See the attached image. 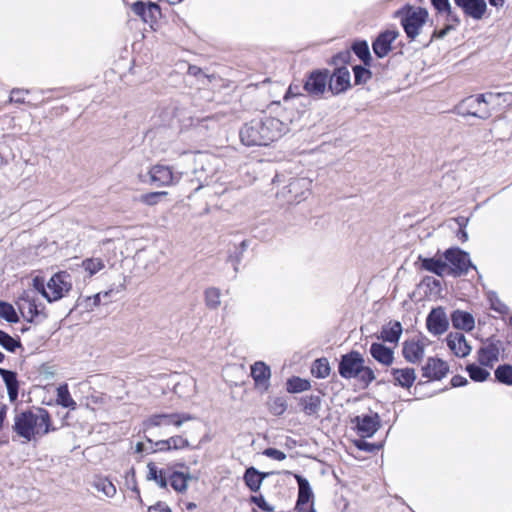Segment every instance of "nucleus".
<instances>
[{
    "label": "nucleus",
    "instance_id": "obj_1",
    "mask_svg": "<svg viewBox=\"0 0 512 512\" xmlns=\"http://www.w3.org/2000/svg\"><path fill=\"white\" fill-rule=\"evenodd\" d=\"M289 131V123L264 115L243 125L239 135L246 146H267Z\"/></svg>",
    "mask_w": 512,
    "mask_h": 512
},
{
    "label": "nucleus",
    "instance_id": "obj_2",
    "mask_svg": "<svg viewBox=\"0 0 512 512\" xmlns=\"http://www.w3.org/2000/svg\"><path fill=\"white\" fill-rule=\"evenodd\" d=\"M52 427L51 416L44 408L28 409L15 414L13 419L12 431L23 440L30 442L42 438L50 431Z\"/></svg>",
    "mask_w": 512,
    "mask_h": 512
},
{
    "label": "nucleus",
    "instance_id": "obj_3",
    "mask_svg": "<svg viewBox=\"0 0 512 512\" xmlns=\"http://www.w3.org/2000/svg\"><path fill=\"white\" fill-rule=\"evenodd\" d=\"M510 103L512 95L509 93H492L472 95L462 100L458 106V113L463 116H474L480 119H488L492 113L491 110L500 104V99Z\"/></svg>",
    "mask_w": 512,
    "mask_h": 512
},
{
    "label": "nucleus",
    "instance_id": "obj_4",
    "mask_svg": "<svg viewBox=\"0 0 512 512\" xmlns=\"http://www.w3.org/2000/svg\"><path fill=\"white\" fill-rule=\"evenodd\" d=\"M311 184L312 181L308 178H292L288 185L277 193V197L288 204L299 203L309 195Z\"/></svg>",
    "mask_w": 512,
    "mask_h": 512
},
{
    "label": "nucleus",
    "instance_id": "obj_5",
    "mask_svg": "<svg viewBox=\"0 0 512 512\" xmlns=\"http://www.w3.org/2000/svg\"><path fill=\"white\" fill-rule=\"evenodd\" d=\"M195 417L189 413H160L153 414L144 420L143 426L145 430L154 427L174 426L181 427L185 422L194 420Z\"/></svg>",
    "mask_w": 512,
    "mask_h": 512
},
{
    "label": "nucleus",
    "instance_id": "obj_6",
    "mask_svg": "<svg viewBox=\"0 0 512 512\" xmlns=\"http://www.w3.org/2000/svg\"><path fill=\"white\" fill-rule=\"evenodd\" d=\"M448 263L449 276L457 277L464 275L472 267L469 254L459 248H450L444 253Z\"/></svg>",
    "mask_w": 512,
    "mask_h": 512
},
{
    "label": "nucleus",
    "instance_id": "obj_7",
    "mask_svg": "<svg viewBox=\"0 0 512 512\" xmlns=\"http://www.w3.org/2000/svg\"><path fill=\"white\" fill-rule=\"evenodd\" d=\"M428 12L423 8H409L401 19L402 26L408 38L415 39L425 24Z\"/></svg>",
    "mask_w": 512,
    "mask_h": 512
},
{
    "label": "nucleus",
    "instance_id": "obj_8",
    "mask_svg": "<svg viewBox=\"0 0 512 512\" xmlns=\"http://www.w3.org/2000/svg\"><path fill=\"white\" fill-rule=\"evenodd\" d=\"M70 276L65 272L54 274L47 282L46 299L54 302L61 299L71 289Z\"/></svg>",
    "mask_w": 512,
    "mask_h": 512
},
{
    "label": "nucleus",
    "instance_id": "obj_9",
    "mask_svg": "<svg viewBox=\"0 0 512 512\" xmlns=\"http://www.w3.org/2000/svg\"><path fill=\"white\" fill-rule=\"evenodd\" d=\"M364 363L365 360L358 351H351L342 355L338 366V372L341 377L345 379L356 378Z\"/></svg>",
    "mask_w": 512,
    "mask_h": 512
},
{
    "label": "nucleus",
    "instance_id": "obj_10",
    "mask_svg": "<svg viewBox=\"0 0 512 512\" xmlns=\"http://www.w3.org/2000/svg\"><path fill=\"white\" fill-rule=\"evenodd\" d=\"M352 422L355 424L357 433L362 438L372 437L381 426V420L377 413L370 412L356 416Z\"/></svg>",
    "mask_w": 512,
    "mask_h": 512
},
{
    "label": "nucleus",
    "instance_id": "obj_11",
    "mask_svg": "<svg viewBox=\"0 0 512 512\" xmlns=\"http://www.w3.org/2000/svg\"><path fill=\"white\" fill-rule=\"evenodd\" d=\"M148 175L149 183L156 187L170 186L180 179V175L173 173L169 166L161 164L151 167Z\"/></svg>",
    "mask_w": 512,
    "mask_h": 512
},
{
    "label": "nucleus",
    "instance_id": "obj_12",
    "mask_svg": "<svg viewBox=\"0 0 512 512\" xmlns=\"http://www.w3.org/2000/svg\"><path fill=\"white\" fill-rule=\"evenodd\" d=\"M294 477L299 488L296 509L299 512H314L312 505H309L314 497L309 481L298 474H295Z\"/></svg>",
    "mask_w": 512,
    "mask_h": 512
},
{
    "label": "nucleus",
    "instance_id": "obj_13",
    "mask_svg": "<svg viewBox=\"0 0 512 512\" xmlns=\"http://www.w3.org/2000/svg\"><path fill=\"white\" fill-rule=\"evenodd\" d=\"M329 72L327 70L324 71H314L312 72L306 79L304 84L305 91L312 96L320 97L326 91L329 83Z\"/></svg>",
    "mask_w": 512,
    "mask_h": 512
},
{
    "label": "nucleus",
    "instance_id": "obj_14",
    "mask_svg": "<svg viewBox=\"0 0 512 512\" xmlns=\"http://www.w3.org/2000/svg\"><path fill=\"white\" fill-rule=\"evenodd\" d=\"M133 12L138 15L143 22L149 24L151 27L161 16V9L158 4L153 2L145 3L143 1H136L131 6Z\"/></svg>",
    "mask_w": 512,
    "mask_h": 512
},
{
    "label": "nucleus",
    "instance_id": "obj_15",
    "mask_svg": "<svg viewBox=\"0 0 512 512\" xmlns=\"http://www.w3.org/2000/svg\"><path fill=\"white\" fill-rule=\"evenodd\" d=\"M350 71L347 67H340L335 69L332 74H329L328 89L333 95H338L348 88H350Z\"/></svg>",
    "mask_w": 512,
    "mask_h": 512
},
{
    "label": "nucleus",
    "instance_id": "obj_16",
    "mask_svg": "<svg viewBox=\"0 0 512 512\" xmlns=\"http://www.w3.org/2000/svg\"><path fill=\"white\" fill-rule=\"evenodd\" d=\"M426 325L433 335H441L448 329L449 322L446 313L442 307L431 310L426 319Z\"/></svg>",
    "mask_w": 512,
    "mask_h": 512
},
{
    "label": "nucleus",
    "instance_id": "obj_17",
    "mask_svg": "<svg viewBox=\"0 0 512 512\" xmlns=\"http://www.w3.org/2000/svg\"><path fill=\"white\" fill-rule=\"evenodd\" d=\"M448 369L443 360L429 357L422 367V376L428 380H441L446 376Z\"/></svg>",
    "mask_w": 512,
    "mask_h": 512
},
{
    "label": "nucleus",
    "instance_id": "obj_18",
    "mask_svg": "<svg viewBox=\"0 0 512 512\" xmlns=\"http://www.w3.org/2000/svg\"><path fill=\"white\" fill-rule=\"evenodd\" d=\"M388 373L391 376L388 381L402 388H410L416 380V372L413 368H391Z\"/></svg>",
    "mask_w": 512,
    "mask_h": 512
},
{
    "label": "nucleus",
    "instance_id": "obj_19",
    "mask_svg": "<svg viewBox=\"0 0 512 512\" xmlns=\"http://www.w3.org/2000/svg\"><path fill=\"white\" fill-rule=\"evenodd\" d=\"M455 4L461 8L467 17L474 20H481L487 10L485 0H454Z\"/></svg>",
    "mask_w": 512,
    "mask_h": 512
},
{
    "label": "nucleus",
    "instance_id": "obj_20",
    "mask_svg": "<svg viewBox=\"0 0 512 512\" xmlns=\"http://www.w3.org/2000/svg\"><path fill=\"white\" fill-rule=\"evenodd\" d=\"M398 32L387 30L382 32L373 42L372 48L375 55L383 58L391 51V45L396 40Z\"/></svg>",
    "mask_w": 512,
    "mask_h": 512
},
{
    "label": "nucleus",
    "instance_id": "obj_21",
    "mask_svg": "<svg viewBox=\"0 0 512 512\" xmlns=\"http://www.w3.org/2000/svg\"><path fill=\"white\" fill-rule=\"evenodd\" d=\"M478 362L485 367H493L499 360L500 346L499 342H489L483 345L477 352Z\"/></svg>",
    "mask_w": 512,
    "mask_h": 512
},
{
    "label": "nucleus",
    "instance_id": "obj_22",
    "mask_svg": "<svg viewBox=\"0 0 512 512\" xmlns=\"http://www.w3.org/2000/svg\"><path fill=\"white\" fill-rule=\"evenodd\" d=\"M251 376L258 388L263 390L268 389L271 371L264 362L258 361L251 366Z\"/></svg>",
    "mask_w": 512,
    "mask_h": 512
},
{
    "label": "nucleus",
    "instance_id": "obj_23",
    "mask_svg": "<svg viewBox=\"0 0 512 512\" xmlns=\"http://www.w3.org/2000/svg\"><path fill=\"white\" fill-rule=\"evenodd\" d=\"M369 352L373 359L383 366H390L394 361L393 349L385 346L382 343H372Z\"/></svg>",
    "mask_w": 512,
    "mask_h": 512
},
{
    "label": "nucleus",
    "instance_id": "obj_24",
    "mask_svg": "<svg viewBox=\"0 0 512 512\" xmlns=\"http://www.w3.org/2000/svg\"><path fill=\"white\" fill-rule=\"evenodd\" d=\"M403 357L412 364L420 362L425 354V346L423 343L416 341H405L402 349Z\"/></svg>",
    "mask_w": 512,
    "mask_h": 512
},
{
    "label": "nucleus",
    "instance_id": "obj_25",
    "mask_svg": "<svg viewBox=\"0 0 512 512\" xmlns=\"http://www.w3.org/2000/svg\"><path fill=\"white\" fill-rule=\"evenodd\" d=\"M447 345L450 350L458 357H465L470 353L471 347L468 345L465 336L462 333H450L447 336Z\"/></svg>",
    "mask_w": 512,
    "mask_h": 512
},
{
    "label": "nucleus",
    "instance_id": "obj_26",
    "mask_svg": "<svg viewBox=\"0 0 512 512\" xmlns=\"http://www.w3.org/2000/svg\"><path fill=\"white\" fill-rule=\"evenodd\" d=\"M268 476L267 472H260L255 467H249L244 472L243 481L251 492L257 493Z\"/></svg>",
    "mask_w": 512,
    "mask_h": 512
},
{
    "label": "nucleus",
    "instance_id": "obj_27",
    "mask_svg": "<svg viewBox=\"0 0 512 512\" xmlns=\"http://www.w3.org/2000/svg\"><path fill=\"white\" fill-rule=\"evenodd\" d=\"M421 262V267L429 271L431 273H434L440 277L443 276H449V270H448V263L446 260H443L442 258H419Z\"/></svg>",
    "mask_w": 512,
    "mask_h": 512
},
{
    "label": "nucleus",
    "instance_id": "obj_28",
    "mask_svg": "<svg viewBox=\"0 0 512 512\" xmlns=\"http://www.w3.org/2000/svg\"><path fill=\"white\" fill-rule=\"evenodd\" d=\"M0 375L7 388L9 400L14 402L18 398L19 383L17 380V374L13 371L0 368Z\"/></svg>",
    "mask_w": 512,
    "mask_h": 512
},
{
    "label": "nucleus",
    "instance_id": "obj_29",
    "mask_svg": "<svg viewBox=\"0 0 512 512\" xmlns=\"http://www.w3.org/2000/svg\"><path fill=\"white\" fill-rule=\"evenodd\" d=\"M402 334V325L398 321L390 322L388 325L382 327L380 335L377 336L378 340L388 343H397Z\"/></svg>",
    "mask_w": 512,
    "mask_h": 512
},
{
    "label": "nucleus",
    "instance_id": "obj_30",
    "mask_svg": "<svg viewBox=\"0 0 512 512\" xmlns=\"http://www.w3.org/2000/svg\"><path fill=\"white\" fill-rule=\"evenodd\" d=\"M452 324L456 329L471 331L475 327V320L469 312L456 310L451 316Z\"/></svg>",
    "mask_w": 512,
    "mask_h": 512
},
{
    "label": "nucleus",
    "instance_id": "obj_31",
    "mask_svg": "<svg viewBox=\"0 0 512 512\" xmlns=\"http://www.w3.org/2000/svg\"><path fill=\"white\" fill-rule=\"evenodd\" d=\"M148 473L146 479L154 481L160 488L166 489L168 486V477L165 470L159 469L153 462L147 464Z\"/></svg>",
    "mask_w": 512,
    "mask_h": 512
},
{
    "label": "nucleus",
    "instance_id": "obj_32",
    "mask_svg": "<svg viewBox=\"0 0 512 512\" xmlns=\"http://www.w3.org/2000/svg\"><path fill=\"white\" fill-rule=\"evenodd\" d=\"M431 4L439 14L446 16L447 22L460 23V18L452 11L449 0H431Z\"/></svg>",
    "mask_w": 512,
    "mask_h": 512
},
{
    "label": "nucleus",
    "instance_id": "obj_33",
    "mask_svg": "<svg viewBox=\"0 0 512 512\" xmlns=\"http://www.w3.org/2000/svg\"><path fill=\"white\" fill-rule=\"evenodd\" d=\"M92 486L98 492L103 493L106 497L112 498L116 494L115 485L107 477L95 476L92 482Z\"/></svg>",
    "mask_w": 512,
    "mask_h": 512
},
{
    "label": "nucleus",
    "instance_id": "obj_34",
    "mask_svg": "<svg viewBox=\"0 0 512 512\" xmlns=\"http://www.w3.org/2000/svg\"><path fill=\"white\" fill-rule=\"evenodd\" d=\"M56 402L58 405H61L64 408H69L71 410L76 409V402L70 395L67 384L60 385L57 388V398Z\"/></svg>",
    "mask_w": 512,
    "mask_h": 512
},
{
    "label": "nucleus",
    "instance_id": "obj_35",
    "mask_svg": "<svg viewBox=\"0 0 512 512\" xmlns=\"http://www.w3.org/2000/svg\"><path fill=\"white\" fill-rule=\"evenodd\" d=\"M303 411L307 415L316 414L321 407V398L318 395H307L301 398Z\"/></svg>",
    "mask_w": 512,
    "mask_h": 512
},
{
    "label": "nucleus",
    "instance_id": "obj_36",
    "mask_svg": "<svg viewBox=\"0 0 512 512\" xmlns=\"http://www.w3.org/2000/svg\"><path fill=\"white\" fill-rule=\"evenodd\" d=\"M189 479V475H185L182 472L175 471L168 477V482H170L172 488L175 491L184 492L187 490Z\"/></svg>",
    "mask_w": 512,
    "mask_h": 512
},
{
    "label": "nucleus",
    "instance_id": "obj_37",
    "mask_svg": "<svg viewBox=\"0 0 512 512\" xmlns=\"http://www.w3.org/2000/svg\"><path fill=\"white\" fill-rule=\"evenodd\" d=\"M495 379L504 385L512 386V365H499L494 371Z\"/></svg>",
    "mask_w": 512,
    "mask_h": 512
},
{
    "label": "nucleus",
    "instance_id": "obj_38",
    "mask_svg": "<svg viewBox=\"0 0 512 512\" xmlns=\"http://www.w3.org/2000/svg\"><path fill=\"white\" fill-rule=\"evenodd\" d=\"M310 382L299 377H292L287 381V391L289 393H300L310 389Z\"/></svg>",
    "mask_w": 512,
    "mask_h": 512
},
{
    "label": "nucleus",
    "instance_id": "obj_39",
    "mask_svg": "<svg viewBox=\"0 0 512 512\" xmlns=\"http://www.w3.org/2000/svg\"><path fill=\"white\" fill-rule=\"evenodd\" d=\"M466 371L468 372L469 377L475 382H483L487 380L490 375L488 370L476 364L467 365Z\"/></svg>",
    "mask_w": 512,
    "mask_h": 512
},
{
    "label": "nucleus",
    "instance_id": "obj_40",
    "mask_svg": "<svg viewBox=\"0 0 512 512\" xmlns=\"http://www.w3.org/2000/svg\"><path fill=\"white\" fill-rule=\"evenodd\" d=\"M220 296H221V293L218 288L210 287V288L206 289V291H205L206 306L210 309H217L221 304Z\"/></svg>",
    "mask_w": 512,
    "mask_h": 512
},
{
    "label": "nucleus",
    "instance_id": "obj_41",
    "mask_svg": "<svg viewBox=\"0 0 512 512\" xmlns=\"http://www.w3.org/2000/svg\"><path fill=\"white\" fill-rule=\"evenodd\" d=\"M352 49L365 65H369L371 61V55L369 46L366 41L355 42L352 46Z\"/></svg>",
    "mask_w": 512,
    "mask_h": 512
},
{
    "label": "nucleus",
    "instance_id": "obj_42",
    "mask_svg": "<svg viewBox=\"0 0 512 512\" xmlns=\"http://www.w3.org/2000/svg\"><path fill=\"white\" fill-rule=\"evenodd\" d=\"M82 267L89 274V276H93L104 269L105 264L100 258H87L82 262Z\"/></svg>",
    "mask_w": 512,
    "mask_h": 512
},
{
    "label": "nucleus",
    "instance_id": "obj_43",
    "mask_svg": "<svg viewBox=\"0 0 512 512\" xmlns=\"http://www.w3.org/2000/svg\"><path fill=\"white\" fill-rule=\"evenodd\" d=\"M312 374L317 378H326L330 374V366L325 358L317 359L312 367Z\"/></svg>",
    "mask_w": 512,
    "mask_h": 512
},
{
    "label": "nucleus",
    "instance_id": "obj_44",
    "mask_svg": "<svg viewBox=\"0 0 512 512\" xmlns=\"http://www.w3.org/2000/svg\"><path fill=\"white\" fill-rule=\"evenodd\" d=\"M0 317L10 323H16L19 320L14 307L4 301H0Z\"/></svg>",
    "mask_w": 512,
    "mask_h": 512
},
{
    "label": "nucleus",
    "instance_id": "obj_45",
    "mask_svg": "<svg viewBox=\"0 0 512 512\" xmlns=\"http://www.w3.org/2000/svg\"><path fill=\"white\" fill-rule=\"evenodd\" d=\"M0 345L7 351L14 352L21 344L19 341L12 338L8 333L0 330Z\"/></svg>",
    "mask_w": 512,
    "mask_h": 512
},
{
    "label": "nucleus",
    "instance_id": "obj_46",
    "mask_svg": "<svg viewBox=\"0 0 512 512\" xmlns=\"http://www.w3.org/2000/svg\"><path fill=\"white\" fill-rule=\"evenodd\" d=\"M286 409V401L281 397L274 398L269 402V410L275 416L282 415Z\"/></svg>",
    "mask_w": 512,
    "mask_h": 512
},
{
    "label": "nucleus",
    "instance_id": "obj_47",
    "mask_svg": "<svg viewBox=\"0 0 512 512\" xmlns=\"http://www.w3.org/2000/svg\"><path fill=\"white\" fill-rule=\"evenodd\" d=\"M170 450H181L190 447L187 438L182 435H174L168 438Z\"/></svg>",
    "mask_w": 512,
    "mask_h": 512
},
{
    "label": "nucleus",
    "instance_id": "obj_48",
    "mask_svg": "<svg viewBox=\"0 0 512 512\" xmlns=\"http://www.w3.org/2000/svg\"><path fill=\"white\" fill-rule=\"evenodd\" d=\"M356 378L360 382L364 383L365 386H368L371 382L375 380V374L370 367L365 366L364 364L362 368L359 370V374L357 375Z\"/></svg>",
    "mask_w": 512,
    "mask_h": 512
},
{
    "label": "nucleus",
    "instance_id": "obj_49",
    "mask_svg": "<svg viewBox=\"0 0 512 512\" xmlns=\"http://www.w3.org/2000/svg\"><path fill=\"white\" fill-rule=\"evenodd\" d=\"M354 77L356 84H365L371 78V72L362 66H354Z\"/></svg>",
    "mask_w": 512,
    "mask_h": 512
},
{
    "label": "nucleus",
    "instance_id": "obj_50",
    "mask_svg": "<svg viewBox=\"0 0 512 512\" xmlns=\"http://www.w3.org/2000/svg\"><path fill=\"white\" fill-rule=\"evenodd\" d=\"M249 500L251 503L255 504L259 509H261L264 512L274 511V507L265 500L262 494L252 495Z\"/></svg>",
    "mask_w": 512,
    "mask_h": 512
},
{
    "label": "nucleus",
    "instance_id": "obj_51",
    "mask_svg": "<svg viewBox=\"0 0 512 512\" xmlns=\"http://www.w3.org/2000/svg\"><path fill=\"white\" fill-rule=\"evenodd\" d=\"M29 93V90L14 88L11 90L8 103L22 104L25 103V95Z\"/></svg>",
    "mask_w": 512,
    "mask_h": 512
},
{
    "label": "nucleus",
    "instance_id": "obj_52",
    "mask_svg": "<svg viewBox=\"0 0 512 512\" xmlns=\"http://www.w3.org/2000/svg\"><path fill=\"white\" fill-rule=\"evenodd\" d=\"M167 195V192H150L141 196V201L147 205H155L159 202L160 198Z\"/></svg>",
    "mask_w": 512,
    "mask_h": 512
},
{
    "label": "nucleus",
    "instance_id": "obj_53",
    "mask_svg": "<svg viewBox=\"0 0 512 512\" xmlns=\"http://www.w3.org/2000/svg\"><path fill=\"white\" fill-rule=\"evenodd\" d=\"M263 454L271 459L282 461L286 459V454L276 448H267Z\"/></svg>",
    "mask_w": 512,
    "mask_h": 512
},
{
    "label": "nucleus",
    "instance_id": "obj_54",
    "mask_svg": "<svg viewBox=\"0 0 512 512\" xmlns=\"http://www.w3.org/2000/svg\"><path fill=\"white\" fill-rule=\"evenodd\" d=\"M33 287L40 292L43 297H46L47 284L42 277L36 276L33 278Z\"/></svg>",
    "mask_w": 512,
    "mask_h": 512
},
{
    "label": "nucleus",
    "instance_id": "obj_55",
    "mask_svg": "<svg viewBox=\"0 0 512 512\" xmlns=\"http://www.w3.org/2000/svg\"><path fill=\"white\" fill-rule=\"evenodd\" d=\"M458 24H454L453 22H448L444 28L435 31L433 36L437 38H444L451 30L455 29V26Z\"/></svg>",
    "mask_w": 512,
    "mask_h": 512
},
{
    "label": "nucleus",
    "instance_id": "obj_56",
    "mask_svg": "<svg viewBox=\"0 0 512 512\" xmlns=\"http://www.w3.org/2000/svg\"><path fill=\"white\" fill-rule=\"evenodd\" d=\"M213 157L208 155V154H205V153H199L196 155L195 157V163L197 165H201V170L202 172H205L206 169L204 168V164L206 163H209L210 160L212 159Z\"/></svg>",
    "mask_w": 512,
    "mask_h": 512
},
{
    "label": "nucleus",
    "instance_id": "obj_57",
    "mask_svg": "<svg viewBox=\"0 0 512 512\" xmlns=\"http://www.w3.org/2000/svg\"><path fill=\"white\" fill-rule=\"evenodd\" d=\"M171 512L170 507L165 502H157L149 507L148 512Z\"/></svg>",
    "mask_w": 512,
    "mask_h": 512
},
{
    "label": "nucleus",
    "instance_id": "obj_58",
    "mask_svg": "<svg viewBox=\"0 0 512 512\" xmlns=\"http://www.w3.org/2000/svg\"><path fill=\"white\" fill-rule=\"evenodd\" d=\"M467 383H468V380L461 375H455L451 379V385L453 387H462V386H465Z\"/></svg>",
    "mask_w": 512,
    "mask_h": 512
},
{
    "label": "nucleus",
    "instance_id": "obj_59",
    "mask_svg": "<svg viewBox=\"0 0 512 512\" xmlns=\"http://www.w3.org/2000/svg\"><path fill=\"white\" fill-rule=\"evenodd\" d=\"M112 293V290H108L105 292L97 293L92 297L93 305L98 306L101 303V297H108Z\"/></svg>",
    "mask_w": 512,
    "mask_h": 512
},
{
    "label": "nucleus",
    "instance_id": "obj_60",
    "mask_svg": "<svg viewBox=\"0 0 512 512\" xmlns=\"http://www.w3.org/2000/svg\"><path fill=\"white\" fill-rule=\"evenodd\" d=\"M155 447H156L157 451H161V452L170 451L168 439L159 440V441L155 442Z\"/></svg>",
    "mask_w": 512,
    "mask_h": 512
},
{
    "label": "nucleus",
    "instance_id": "obj_61",
    "mask_svg": "<svg viewBox=\"0 0 512 512\" xmlns=\"http://www.w3.org/2000/svg\"><path fill=\"white\" fill-rule=\"evenodd\" d=\"M357 447L361 450H365V451H373V449L376 447L374 444H371V443H368V442H365V441H360L358 444H357Z\"/></svg>",
    "mask_w": 512,
    "mask_h": 512
},
{
    "label": "nucleus",
    "instance_id": "obj_62",
    "mask_svg": "<svg viewBox=\"0 0 512 512\" xmlns=\"http://www.w3.org/2000/svg\"><path fill=\"white\" fill-rule=\"evenodd\" d=\"M463 222H464V219H461V222H459L460 229L457 233V236L461 241L465 242L468 239V235H467V232L462 228Z\"/></svg>",
    "mask_w": 512,
    "mask_h": 512
},
{
    "label": "nucleus",
    "instance_id": "obj_63",
    "mask_svg": "<svg viewBox=\"0 0 512 512\" xmlns=\"http://www.w3.org/2000/svg\"><path fill=\"white\" fill-rule=\"evenodd\" d=\"M127 484L130 487V489L136 494V498L141 502L142 499H141V496H140V490H139V488L137 486L136 480H132L131 484H130V482L127 483Z\"/></svg>",
    "mask_w": 512,
    "mask_h": 512
},
{
    "label": "nucleus",
    "instance_id": "obj_64",
    "mask_svg": "<svg viewBox=\"0 0 512 512\" xmlns=\"http://www.w3.org/2000/svg\"><path fill=\"white\" fill-rule=\"evenodd\" d=\"M247 247H248V242L246 240H243L240 243V252H239V255H237V257H236V263L240 262L241 255L247 249Z\"/></svg>",
    "mask_w": 512,
    "mask_h": 512
}]
</instances>
